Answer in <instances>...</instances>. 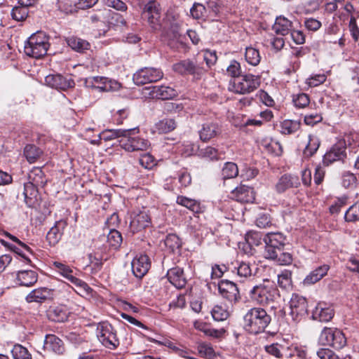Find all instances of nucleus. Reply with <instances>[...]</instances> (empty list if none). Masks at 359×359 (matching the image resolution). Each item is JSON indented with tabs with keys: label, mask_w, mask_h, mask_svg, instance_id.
Returning a JSON list of instances; mask_svg holds the SVG:
<instances>
[{
	"label": "nucleus",
	"mask_w": 359,
	"mask_h": 359,
	"mask_svg": "<svg viewBox=\"0 0 359 359\" xmlns=\"http://www.w3.org/2000/svg\"><path fill=\"white\" fill-rule=\"evenodd\" d=\"M271 321V317L261 307H253L243 316V327L250 334H257L264 332Z\"/></svg>",
	"instance_id": "obj_1"
},
{
	"label": "nucleus",
	"mask_w": 359,
	"mask_h": 359,
	"mask_svg": "<svg viewBox=\"0 0 359 359\" xmlns=\"http://www.w3.org/2000/svg\"><path fill=\"white\" fill-rule=\"evenodd\" d=\"M249 297L257 304L266 306L275 302L278 297V290L273 281L264 279L249 291Z\"/></svg>",
	"instance_id": "obj_2"
},
{
	"label": "nucleus",
	"mask_w": 359,
	"mask_h": 359,
	"mask_svg": "<svg viewBox=\"0 0 359 359\" xmlns=\"http://www.w3.org/2000/svg\"><path fill=\"white\" fill-rule=\"evenodd\" d=\"M49 37L43 32H36L27 39L25 53L29 57L40 58L46 55L50 46Z\"/></svg>",
	"instance_id": "obj_3"
},
{
	"label": "nucleus",
	"mask_w": 359,
	"mask_h": 359,
	"mask_svg": "<svg viewBox=\"0 0 359 359\" xmlns=\"http://www.w3.org/2000/svg\"><path fill=\"white\" fill-rule=\"evenodd\" d=\"M172 70L182 76H191L195 80H200L207 72L203 62L196 59H185L175 63Z\"/></svg>",
	"instance_id": "obj_4"
},
{
	"label": "nucleus",
	"mask_w": 359,
	"mask_h": 359,
	"mask_svg": "<svg viewBox=\"0 0 359 359\" xmlns=\"http://www.w3.org/2000/svg\"><path fill=\"white\" fill-rule=\"evenodd\" d=\"M319 341L323 345L341 349L346 344V338L343 332L336 327H325L320 334Z\"/></svg>",
	"instance_id": "obj_5"
},
{
	"label": "nucleus",
	"mask_w": 359,
	"mask_h": 359,
	"mask_svg": "<svg viewBox=\"0 0 359 359\" xmlns=\"http://www.w3.org/2000/svg\"><path fill=\"white\" fill-rule=\"evenodd\" d=\"M285 237L280 232L267 233L263 238L265 243V258H274L280 250L283 249L285 244Z\"/></svg>",
	"instance_id": "obj_6"
},
{
	"label": "nucleus",
	"mask_w": 359,
	"mask_h": 359,
	"mask_svg": "<svg viewBox=\"0 0 359 359\" xmlns=\"http://www.w3.org/2000/svg\"><path fill=\"white\" fill-rule=\"evenodd\" d=\"M260 85V78L251 74L242 75L235 79L232 84V90L238 94L250 93Z\"/></svg>",
	"instance_id": "obj_7"
},
{
	"label": "nucleus",
	"mask_w": 359,
	"mask_h": 359,
	"mask_svg": "<svg viewBox=\"0 0 359 359\" xmlns=\"http://www.w3.org/2000/svg\"><path fill=\"white\" fill-rule=\"evenodd\" d=\"M97 336L103 346L109 349H115L119 345L116 332L111 324L107 322L100 323L97 328Z\"/></svg>",
	"instance_id": "obj_8"
},
{
	"label": "nucleus",
	"mask_w": 359,
	"mask_h": 359,
	"mask_svg": "<svg viewBox=\"0 0 359 359\" xmlns=\"http://www.w3.org/2000/svg\"><path fill=\"white\" fill-rule=\"evenodd\" d=\"M142 15L153 29L158 30L161 28V6L156 0L147 2L143 8Z\"/></svg>",
	"instance_id": "obj_9"
},
{
	"label": "nucleus",
	"mask_w": 359,
	"mask_h": 359,
	"mask_svg": "<svg viewBox=\"0 0 359 359\" xmlns=\"http://www.w3.org/2000/svg\"><path fill=\"white\" fill-rule=\"evenodd\" d=\"M163 76L161 69L155 67H143L137 70L133 76L134 83L137 86L156 82Z\"/></svg>",
	"instance_id": "obj_10"
},
{
	"label": "nucleus",
	"mask_w": 359,
	"mask_h": 359,
	"mask_svg": "<svg viewBox=\"0 0 359 359\" xmlns=\"http://www.w3.org/2000/svg\"><path fill=\"white\" fill-rule=\"evenodd\" d=\"M53 266L57 273L62 276L75 286L86 292H88L89 290H91L86 282L76 277L73 269L69 266L60 262H54Z\"/></svg>",
	"instance_id": "obj_11"
},
{
	"label": "nucleus",
	"mask_w": 359,
	"mask_h": 359,
	"mask_svg": "<svg viewBox=\"0 0 359 359\" xmlns=\"http://www.w3.org/2000/svg\"><path fill=\"white\" fill-rule=\"evenodd\" d=\"M84 84L87 88H95L102 92L115 91L120 88L119 83L103 76L86 78Z\"/></svg>",
	"instance_id": "obj_12"
},
{
	"label": "nucleus",
	"mask_w": 359,
	"mask_h": 359,
	"mask_svg": "<svg viewBox=\"0 0 359 359\" xmlns=\"http://www.w3.org/2000/svg\"><path fill=\"white\" fill-rule=\"evenodd\" d=\"M290 315L294 321H299L308 312L306 299L297 294H293L290 301Z\"/></svg>",
	"instance_id": "obj_13"
},
{
	"label": "nucleus",
	"mask_w": 359,
	"mask_h": 359,
	"mask_svg": "<svg viewBox=\"0 0 359 359\" xmlns=\"http://www.w3.org/2000/svg\"><path fill=\"white\" fill-rule=\"evenodd\" d=\"M346 158V144L344 140L334 144L323 156V163L330 165L335 161H344Z\"/></svg>",
	"instance_id": "obj_14"
},
{
	"label": "nucleus",
	"mask_w": 359,
	"mask_h": 359,
	"mask_svg": "<svg viewBox=\"0 0 359 359\" xmlns=\"http://www.w3.org/2000/svg\"><path fill=\"white\" fill-rule=\"evenodd\" d=\"M118 142L120 147L128 152L146 151L150 146L148 140L133 135H129L128 138L119 140Z\"/></svg>",
	"instance_id": "obj_15"
},
{
	"label": "nucleus",
	"mask_w": 359,
	"mask_h": 359,
	"mask_svg": "<svg viewBox=\"0 0 359 359\" xmlns=\"http://www.w3.org/2000/svg\"><path fill=\"white\" fill-rule=\"evenodd\" d=\"M218 290L222 297L231 304H236L241 299L238 288L232 281L222 280L218 284Z\"/></svg>",
	"instance_id": "obj_16"
},
{
	"label": "nucleus",
	"mask_w": 359,
	"mask_h": 359,
	"mask_svg": "<svg viewBox=\"0 0 359 359\" xmlns=\"http://www.w3.org/2000/svg\"><path fill=\"white\" fill-rule=\"evenodd\" d=\"M146 95L151 99L170 100L177 96V91L167 86H152L144 89Z\"/></svg>",
	"instance_id": "obj_17"
},
{
	"label": "nucleus",
	"mask_w": 359,
	"mask_h": 359,
	"mask_svg": "<svg viewBox=\"0 0 359 359\" xmlns=\"http://www.w3.org/2000/svg\"><path fill=\"white\" fill-rule=\"evenodd\" d=\"M151 217L145 210L134 212L130 216V229L133 233L148 227L151 224Z\"/></svg>",
	"instance_id": "obj_18"
},
{
	"label": "nucleus",
	"mask_w": 359,
	"mask_h": 359,
	"mask_svg": "<svg viewBox=\"0 0 359 359\" xmlns=\"http://www.w3.org/2000/svg\"><path fill=\"white\" fill-rule=\"evenodd\" d=\"M134 276L138 278L144 277L151 267L149 257L146 255L136 256L131 262Z\"/></svg>",
	"instance_id": "obj_19"
},
{
	"label": "nucleus",
	"mask_w": 359,
	"mask_h": 359,
	"mask_svg": "<svg viewBox=\"0 0 359 359\" xmlns=\"http://www.w3.org/2000/svg\"><path fill=\"white\" fill-rule=\"evenodd\" d=\"M45 83L47 86L59 90H65L74 86L72 79H68L59 74H49L45 77Z\"/></svg>",
	"instance_id": "obj_20"
},
{
	"label": "nucleus",
	"mask_w": 359,
	"mask_h": 359,
	"mask_svg": "<svg viewBox=\"0 0 359 359\" xmlns=\"http://www.w3.org/2000/svg\"><path fill=\"white\" fill-rule=\"evenodd\" d=\"M67 226V222L65 219H60L55 222V224L48 231L46 234V241L50 246H54L61 240L65 229Z\"/></svg>",
	"instance_id": "obj_21"
},
{
	"label": "nucleus",
	"mask_w": 359,
	"mask_h": 359,
	"mask_svg": "<svg viewBox=\"0 0 359 359\" xmlns=\"http://www.w3.org/2000/svg\"><path fill=\"white\" fill-rule=\"evenodd\" d=\"M300 184L298 176L292 174H285L279 178L275 187L278 193L282 194L290 188H297Z\"/></svg>",
	"instance_id": "obj_22"
},
{
	"label": "nucleus",
	"mask_w": 359,
	"mask_h": 359,
	"mask_svg": "<svg viewBox=\"0 0 359 359\" xmlns=\"http://www.w3.org/2000/svg\"><path fill=\"white\" fill-rule=\"evenodd\" d=\"M222 128L217 123L206 122L201 126L198 130L200 140L203 142H208L211 139L219 135Z\"/></svg>",
	"instance_id": "obj_23"
},
{
	"label": "nucleus",
	"mask_w": 359,
	"mask_h": 359,
	"mask_svg": "<svg viewBox=\"0 0 359 359\" xmlns=\"http://www.w3.org/2000/svg\"><path fill=\"white\" fill-rule=\"evenodd\" d=\"M334 309L325 303H318L312 311V318L320 322L327 323L334 317Z\"/></svg>",
	"instance_id": "obj_24"
},
{
	"label": "nucleus",
	"mask_w": 359,
	"mask_h": 359,
	"mask_svg": "<svg viewBox=\"0 0 359 359\" xmlns=\"http://www.w3.org/2000/svg\"><path fill=\"white\" fill-rule=\"evenodd\" d=\"M44 351L55 354H62L65 352L63 341L55 334H47L43 343Z\"/></svg>",
	"instance_id": "obj_25"
},
{
	"label": "nucleus",
	"mask_w": 359,
	"mask_h": 359,
	"mask_svg": "<svg viewBox=\"0 0 359 359\" xmlns=\"http://www.w3.org/2000/svg\"><path fill=\"white\" fill-rule=\"evenodd\" d=\"M166 276L170 283L175 287L181 289L185 287L187 278L183 269L179 266L173 267L168 271Z\"/></svg>",
	"instance_id": "obj_26"
},
{
	"label": "nucleus",
	"mask_w": 359,
	"mask_h": 359,
	"mask_svg": "<svg viewBox=\"0 0 359 359\" xmlns=\"http://www.w3.org/2000/svg\"><path fill=\"white\" fill-rule=\"evenodd\" d=\"M53 297V290L48 287H39L33 290L26 297L28 303H42Z\"/></svg>",
	"instance_id": "obj_27"
},
{
	"label": "nucleus",
	"mask_w": 359,
	"mask_h": 359,
	"mask_svg": "<svg viewBox=\"0 0 359 359\" xmlns=\"http://www.w3.org/2000/svg\"><path fill=\"white\" fill-rule=\"evenodd\" d=\"M39 187L27 182L24 184L23 195L25 196V202L29 208L35 207L39 203Z\"/></svg>",
	"instance_id": "obj_28"
},
{
	"label": "nucleus",
	"mask_w": 359,
	"mask_h": 359,
	"mask_svg": "<svg viewBox=\"0 0 359 359\" xmlns=\"http://www.w3.org/2000/svg\"><path fill=\"white\" fill-rule=\"evenodd\" d=\"M232 194L236 200L241 203H252L255 200L253 189L246 185L236 187Z\"/></svg>",
	"instance_id": "obj_29"
},
{
	"label": "nucleus",
	"mask_w": 359,
	"mask_h": 359,
	"mask_svg": "<svg viewBox=\"0 0 359 359\" xmlns=\"http://www.w3.org/2000/svg\"><path fill=\"white\" fill-rule=\"evenodd\" d=\"M69 312L67 308L63 305L51 306L47 311L48 319L57 323L66 321L69 317Z\"/></svg>",
	"instance_id": "obj_30"
},
{
	"label": "nucleus",
	"mask_w": 359,
	"mask_h": 359,
	"mask_svg": "<svg viewBox=\"0 0 359 359\" xmlns=\"http://www.w3.org/2000/svg\"><path fill=\"white\" fill-rule=\"evenodd\" d=\"M330 266L328 264H323L311 271L304 279V285H313L327 275Z\"/></svg>",
	"instance_id": "obj_31"
},
{
	"label": "nucleus",
	"mask_w": 359,
	"mask_h": 359,
	"mask_svg": "<svg viewBox=\"0 0 359 359\" xmlns=\"http://www.w3.org/2000/svg\"><path fill=\"white\" fill-rule=\"evenodd\" d=\"M38 280V274L32 270H22L16 273V280L21 286L30 287Z\"/></svg>",
	"instance_id": "obj_32"
},
{
	"label": "nucleus",
	"mask_w": 359,
	"mask_h": 359,
	"mask_svg": "<svg viewBox=\"0 0 359 359\" xmlns=\"http://www.w3.org/2000/svg\"><path fill=\"white\" fill-rule=\"evenodd\" d=\"M231 272L236 274L239 278V281L243 282L252 276V269L248 262H241L237 264Z\"/></svg>",
	"instance_id": "obj_33"
},
{
	"label": "nucleus",
	"mask_w": 359,
	"mask_h": 359,
	"mask_svg": "<svg viewBox=\"0 0 359 359\" xmlns=\"http://www.w3.org/2000/svg\"><path fill=\"white\" fill-rule=\"evenodd\" d=\"M292 27V23L290 20L283 16L277 17L273 29L276 33L285 36L288 34Z\"/></svg>",
	"instance_id": "obj_34"
},
{
	"label": "nucleus",
	"mask_w": 359,
	"mask_h": 359,
	"mask_svg": "<svg viewBox=\"0 0 359 359\" xmlns=\"http://www.w3.org/2000/svg\"><path fill=\"white\" fill-rule=\"evenodd\" d=\"M29 182L39 187H43L47 179L41 168L35 167L29 173Z\"/></svg>",
	"instance_id": "obj_35"
},
{
	"label": "nucleus",
	"mask_w": 359,
	"mask_h": 359,
	"mask_svg": "<svg viewBox=\"0 0 359 359\" xmlns=\"http://www.w3.org/2000/svg\"><path fill=\"white\" fill-rule=\"evenodd\" d=\"M68 46L78 53H84L90 48V43L84 39L76 36H70L67 39Z\"/></svg>",
	"instance_id": "obj_36"
},
{
	"label": "nucleus",
	"mask_w": 359,
	"mask_h": 359,
	"mask_svg": "<svg viewBox=\"0 0 359 359\" xmlns=\"http://www.w3.org/2000/svg\"><path fill=\"white\" fill-rule=\"evenodd\" d=\"M320 144L319 138L313 135H309V142L303 151V157L309 158L313 156L318 151Z\"/></svg>",
	"instance_id": "obj_37"
},
{
	"label": "nucleus",
	"mask_w": 359,
	"mask_h": 359,
	"mask_svg": "<svg viewBox=\"0 0 359 359\" xmlns=\"http://www.w3.org/2000/svg\"><path fill=\"white\" fill-rule=\"evenodd\" d=\"M177 127V123L172 118H163L155 125V129L158 133H168Z\"/></svg>",
	"instance_id": "obj_38"
},
{
	"label": "nucleus",
	"mask_w": 359,
	"mask_h": 359,
	"mask_svg": "<svg viewBox=\"0 0 359 359\" xmlns=\"http://www.w3.org/2000/svg\"><path fill=\"white\" fill-rule=\"evenodd\" d=\"M300 126V121L286 119L280 123V132L283 134L291 135L298 131Z\"/></svg>",
	"instance_id": "obj_39"
},
{
	"label": "nucleus",
	"mask_w": 359,
	"mask_h": 359,
	"mask_svg": "<svg viewBox=\"0 0 359 359\" xmlns=\"http://www.w3.org/2000/svg\"><path fill=\"white\" fill-rule=\"evenodd\" d=\"M223 154L218 151L215 148L208 146L205 148L200 149L198 156L211 161L219 160L222 158Z\"/></svg>",
	"instance_id": "obj_40"
},
{
	"label": "nucleus",
	"mask_w": 359,
	"mask_h": 359,
	"mask_svg": "<svg viewBox=\"0 0 359 359\" xmlns=\"http://www.w3.org/2000/svg\"><path fill=\"white\" fill-rule=\"evenodd\" d=\"M238 174V166L233 162H226L224 163L221 176L223 180L231 179L236 177Z\"/></svg>",
	"instance_id": "obj_41"
},
{
	"label": "nucleus",
	"mask_w": 359,
	"mask_h": 359,
	"mask_svg": "<svg viewBox=\"0 0 359 359\" xmlns=\"http://www.w3.org/2000/svg\"><path fill=\"white\" fill-rule=\"evenodd\" d=\"M245 58L246 62L252 66L258 65L261 60L259 50L252 47L245 48Z\"/></svg>",
	"instance_id": "obj_42"
},
{
	"label": "nucleus",
	"mask_w": 359,
	"mask_h": 359,
	"mask_svg": "<svg viewBox=\"0 0 359 359\" xmlns=\"http://www.w3.org/2000/svg\"><path fill=\"white\" fill-rule=\"evenodd\" d=\"M264 350L269 355L277 359H282L285 347L279 343H272L264 346Z\"/></svg>",
	"instance_id": "obj_43"
},
{
	"label": "nucleus",
	"mask_w": 359,
	"mask_h": 359,
	"mask_svg": "<svg viewBox=\"0 0 359 359\" xmlns=\"http://www.w3.org/2000/svg\"><path fill=\"white\" fill-rule=\"evenodd\" d=\"M42 154V151L34 144H27L24 149V154L29 163H34Z\"/></svg>",
	"instance_id": "obj_44"
},
{
	"label": "nucleus",
	"mask_w": 359,
	"mask_h": 359,
	"mask_svg": "<svg viewBox=\"0 0 359 359\" xmlns=\"http://www.w3.org/2000/svg\"><path fill=\"white\" fill-rule=\"evenodd\" d=\"M11 353L14 359H32V354L28 349L19 344L13 346Z\"/></svg>",
	"instance_id": "obj_45"
},
{
	"label": "nucleus",
	"mask_w": 359,
	"mask_h": 359,
	"mask_svg": "<svg viewBox=\"0 0 359 359\" xmlns=\"http://www.w3.org/2000/svg\"><path fill=\"white\" fill-rule=\"evenodd\" d=\"M177 203L193 212H198L199 209V203L196 201L183 196H177Z\"/></svg>",
	"instance_id": "obj_46"
},
{
	"label": "nucleus",
	"mask_w": 359,
	"mask_h": 359,
	"mask_svg": "<svg viewBox=\"0 0 359 359\" xmlns=\"http://www.w3.org/2000/svg\"><path fill=\"white\" fill-rule=\"evenodd\" d=\"M122 241V236L119 231L116 229L110 230L107 235V242L111 247L117 249L120 247Z\"/></svg>",
	"instance_id": "obj_47"
},
{
	"label": "nucleus",
	"mask_w": 359,
	"mask_h": 359,
	"mask_svg": "<svg viewBox=\"0 0 359 359\" xmlns=\"http://www.w3.org/2000/svg\"><path fill=\"white\" fill-rule=\"evenodd\" d=\"M191 16L196 20H205L206 17L205 7L199 3H194L190 9Z\"/></svg>",
	"instance_id": "obj_48"
},
{
	"label": "nucleus",
	"mask_w": 359,
	"mask_h": 359,
	"mask_svg": "<svg viewBox=\"0 0 359 359\" xmlns=\"http://www.w3.org/2000/svg\"><path fill=\"white\" fill-rule=\"evenodd\" d=\"M346 222H355L359 220V203L351 205L345 212Z\"/></svg>",
	"instance_id": "obj_49"
},
{
	"label": "nucleus",
	"mask_w": 359,
	"mask_h": 359,
	"mask_svg": "<svg viewBox=\"0 0 359 359\" xmlns=\"http://www.w3.org/2000/svg\"><path fill=\"white\" fill-rule=\"evenodd\" d=\"M11 16L16 21L25 20L28 16V8L18 4L12 9Z\"/></svg>",
	"instance_id": "obj_50"
},
{
	"label": "nucleus",
	"mask_w": 359,
	"mask_h": 359,
	"mask_svg": "<svg viewBox=\"0 0 359 359\" xmlns=\"http://www.w3.org/2000/svg\"><path fill=\"white\" fill-rule=\"evenodd\" d=\"M165 245L172 252L179 249L181 247V241L176 234H168L165 241Z\"/></svg>",
	"instance_id": "obj_51"
},
{
	"label": "nucleus",
	"mask_w": 359,
	"mask_h": 359,
	"mask_svg": "<svg viewBox=\"0 0 359 359\" xmlns=\"http://www.w3.org/2000/svg\"><path fill=\"white\" fill-rule=\"evenodd\" d=\"M245 241L250 246H258L263 241L262 234L260 232L250 231L245 236Z\"/></svg>",
	"instance_id": "obj_52"
},
{
	"label": "nucleus",
	"mask_w": 359,
	"mask_h": 359,
	"mask_svg": "<svg viewBox=\"0 0 359 359\" xmlns=\"http://www.w3.org/2000/svg\"><path fill=\"white\" fill-rule=\"evenodd\" d=\"M213 319L216 321H223L229 316V312L222 306L216 305L211 311Z\"/></svg>",
	"instance_id": "obj_53"
},
{
	"label": "nucleus",
	"mask_w": 359,
	"mask_h": 359,
	"mask_svg": "<svg viewBox=\"0 0 359 359\" xmlns=\"http://www.w3.org/2000/svg\"><path fill=\"white\" fill-rule=\"evenodd\" d=\"M292 102L296 107L304 108L310 103V99L307 94L302 93L294 95Z\"/></svg>",
	"instance_id": "obj_54"
},
{
	"label": "nucleus",
	"mask_w": 359,
	"mask_h": 359,
	"mask_svg": "<svg viewBox=\"0 0 359 359\" xmlns=\"http://www.w3.org/2000/svg\"><path fill=\"white\" fill-rule=\"evenodd\" d=\"M273 259L280 265H289L292 262V256L289 252H283V249L280 250V252L277 253V257L274 258H267Z\"/></svg>",
	"instance_id": "obj_55"
},
{
	"label": "nucleus",
	"mask_w": 359,
	"mask_h": 359,
	"mask_svg": "<svg viewBox=\"0 0 359 359\" xmlns=\"http://www.w3.org/2000/svg\"><path fill=\"white\" fill-rule=\"evenodd\" d=\"M278 285L284 289L288 288L291 285V273L285 271L278 276Z\"/></svg>",
	"instance_id": "obj_56"
},
{
	"label": "nucleus",
	"mask_w": 359,
	"mask_h": 359,
	"mask_svg": "<svg viewBox=\"0 0 359 359\" xmlns=\"http://www.w3.org/2000/svg\"><path fill=\"white\" fill-rule=\"evenodd\" d=\"M318 359H339L337 355L328 348H320L316 351Z\"/></svg>",
	"instance_id": "obj_57"
},
{
	"label": "nucleus",
	"mask_w": 359,
	"mask_h": 359,
	"mask_svg": "<svg viewBox=\"0 0 359 359\" xmlns=\"http://www.w3.org/2000/svg\"><path fill=\"white\" fill-rule=\"evenodd\" d=\"M178 182L181 187H187L191 183V177L190 173L185 169L181 170L178 172Z\"/></svg>",
	"instance_id": "obj_58"
},
{
	"label": "nucleus",
	"mask_w": 359,
	"mask_h": 359,
	"mask_svg": "<svg viewBox=\"0 0 359 359\" xmlns=\"http://www.w3.org/2000/svg\"><path fill=\"white\" fill-rule=\"evenodd\" d=\"M226 71L229 76L238 78L241 72L240 63L236 60H231L226 68Z\"/></svg>",
	"instance_id": "obj_59"
},
{
	"label": "nucleus",
	"mask_w": 359,
	"mask_h": 359,
	"mask_svg": "<svg viewBox=\"0 0 359 359\" xmlns=\"http://www.w3.org/2000/svg\"><path fill=\"white\" fill-rule=\"evenodd\" d=\"M325 81L326 76L324 74H315L307 79L306 83L310 87H316L323 83Z\"/></svg>",
	"instance_id": "obj_60"
},
{
	"label": "nucleus",
	"mask_w": 359,
	"mask_h": 359,
	"mask_svg": "<svg viewBox=\"0 0 359 359\" xmlns=\"http://www.w3.org/2000/svg\"><path fill=\"white\" fill-rule=\"evenodd\" d=\"M102 1L107 6L117 11H126L128 8L127 5L121 0H102Z\"/></svg>",
	"instance_id": "obj_61"
},
{
	"label": "nucleus",
	"mask_w": 359,
	"mask_h": 359,
	"mask_svg": "<svg viewBox=\"0 0 359 359\" xmlns=\"http://www.w3.org/2000/svg\"><path fill=\"white\" fill-rule=\"evenodd\" d=\"M140 163L146 169H151L155 165L154 158L149 154H144L140 158Z\"/></svg>",
	"instance_id": "obj_62"
},
{
	"label": "nucleus",
	"mask_w": 359,
	"mask_h": 359,
	"mask_svg": "<svg viewBox=\"0 0 359 359\" xmlns=\"http://www.w3.org/2000/svg\"><path fill=\"white\" fill-rule=\"evenodd\" d=\"M178 149L182 155L184 156H189L194 153L195 146L194 144L189 142H186L179 145Z\"/></svg>",
	"instance_id": "obj_63"
},
{
	"label": "nucleus",
	"mask_w": 359,
	"mask_h": 359,
	"mask_svg": "<svg viewBox=\"0 0 359 359\" xmlns=\"http://www.w3.org/2000/svg\"><path fill=\"white\" fill-rule=\"evenodd\" d=\"M348 27L352 38L355 41H357L359 39V27H358L356 23V18L353 15H351Z\"/></svg>",
	"instance_id": "obj_64"
}]
</instances>
